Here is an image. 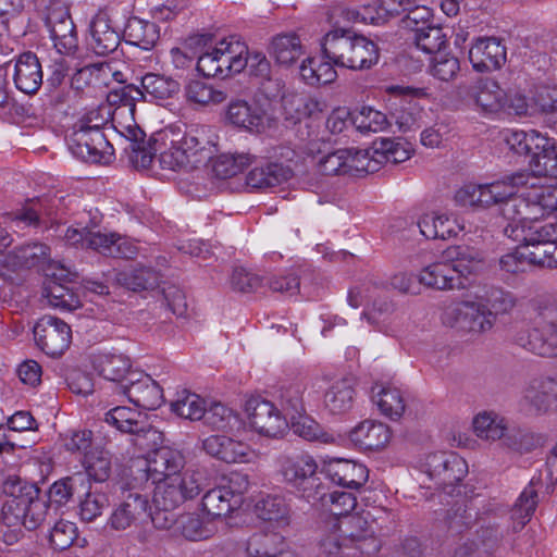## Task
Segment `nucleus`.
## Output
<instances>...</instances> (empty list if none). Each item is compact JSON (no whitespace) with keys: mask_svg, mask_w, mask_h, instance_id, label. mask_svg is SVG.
I'll return each mask as SVG.
<instances>
[{"mask_svg":"<svg viewBox=\"0 0 557 557\" xmlns=\"http://www.w3.org/2000/svg\"><path fill=\"white\" fill-rule=\"evenodd\" d=\"M149 509L147 494L136 486H121V494L109 518V525L116 531H124L136 525Z\"/></svg>","mask_w":557,"mask_h":557,"instance_id":"11","label":"nucleus"},{"mask_svg":"<svg viewBox=\"0 0 557 557\" xmlns=\"http://www.w3.org/2000/svg\"><path fill=\"white\" fill-rule=\"evenodd\" d=\"M388 425L375 420H364L349 433L350 441L360 448L376 450L385 447L391 441Z\"/></svg>","mask_w":557,"mask_h":557,"instance_id":"29","label":"nucleus"},{"mask_svg":"<svg viewBox=\"0 0 557 557\" xmlns=\"http://www.w3.org/2000/svg\"><path fill=\"white\" fill-rule=\"evenodd\" d=\"M290 176L289 169L277 163H268L255 166L246 177L248 187L263 189L274 187L287 181Z\"/></svg>","mask_w":557,"mask_h":557,"instance_id":"42","label":"nucleus"},{"mask_svg":"<svg viewBox=\"0 0 557 557\" xmlns=\"http://www.w3.org/2000/svg\"><path fill=\"white\" fill-rule=\"evenodd\" d=\"M219 136L213 127L193 125L159 156L161 168L168 170L197 169L210 161L218 151Z\"/></svg>","mask_w":557,"mask_h":557,"instance_id":"3","label":"nucleus"},{"mask_svg":"<svg viewBox=\"0 0 557 557\" xmlns=\"http://www.w3.org/2000/svg\"><path fill=\"white\" fill-rule=\"evenodd\" d=\"M442 322L462 332L481 334L493 327V317L479 299L456 301L443 310Z\"/></svg>","mask_w":557,"mask_h":557,"instance_id":"7","label":"nucleus"},{"mask_svg":"<svg viewBox=\"0 0 557 557\" xmlns=\"http://www.w3.org/2000/svg\"><path fill=\"white\" fill-rule=\"evenodd\" d=\"M1 490L2 494L9 498L4 505H15L16 507L27 499L36 497V493L39 491L36 484L29 483L16 474H8L2 481Z\"/></svg>","mask_w":557,"mask_h":557,"instance_id":"53","label":"nucleus"},{"mask_svg":"<svg viewBox=\"0 0 557 557\" xmlns=\"http://www.w3.org/2000/svg\"><path fill=\"white\" fill-rule=\"evenodd\" d=\"M420 233L429 239H446L456 236L461 227L446 213L430 212L418 221Z\"/></svg>","mask_w":557,"mask_h":557,"instance_id":"35","label":"nucleus"},{"mask_svg":"<svg viewBox=\"0 0 557 557\" xmlns=\"http://www.w3.org/2000/svg\"><path fill=\"white\" fill-rule=\"evenodd\" d=\"M108 148L110 144L100 127L87 125L83 121L75 125L69 138L71 152L86 162H100Z\"/></svg>","mask_w":557,"mask_h":557,"instance_id":"14","label":"nucleus"},{"mask_svg":"<svg viewBox=\"0 0 557 557\" xmlns=\"http://www.w3.org/2000/svg\"><path fill=\"white\" fill-rule=\"evenodd\" d=\"M177 530L188 541L208 540L218 531L212 519H205L197 513L182 515L177 520Z\"/></svg>","mask_w":557,"mask_h":557,"instance_id":"44","label":"nucleus"},{"mask_svg":"<svg viewBox=\"0 0 557 557\" xmlns=\"http://www.w3.org/2000/svg\"><path fill=\"white\" fill-rule=\"evenodd\" d=\"M323 506L330 505V512L337 517H348L349 512L357 506V498L352 493L334 491L332 493H322L319 496Z\"/></svg>","mask_w":557,"mask_h":557,"instance_id":"63","label":"nucleus"},{"mask_svg":"<svg viewBox=\"0 0 557 557\" xmlns=\"http://www.w3.org/2000/svg\"><path fill=\"white\" fill-rule=\"evenodd\" d=\"M324 55L334 64L351 70L368 69L379 59L376 46L346 29L327 33L322 42Z\"/></svg>","mask_w":557,"mask_h":557,"instance_id":"4","label":"nucleus"},{"mask_svg":"<svg viewBox=\"0 0 557 557\" xmlns=\"http://www.w3.org/2000/svg\"><path fill=\"white\" fill-rule=\"evenodd\" d=\"M104 421L123 433L135 434L138 437L160 438V433L150 426L141 417V413L125 406L111 408L104 414Z\"/></svg>","mask_w":557,"mask_h":557,"instance_id":"23","label":"nucleus"},{"mask_svg":"<svg viewBox=\"0 0 557 557\" xmlns=\"http://www.w3.org/2000/svg\"><path fill=\"white\" fill-rule=\"evenodd\" d=\"M119 395L145 410H156L164 403L163 389L150 375L141 372H133L127 377V383L121 385Z\"/></svg>","mask_w":557,"mask_h":557,"instance_id":"16","label":"nucleus"},{"mask_svg":"<svg viewBox=\"0 0 557 557\" xmlns=\"http://www.w3.org/2000/svg\"><path fill=\"white\" fill-rule=\"evenodd\" d=\"M351 123L362 134L383 132L389 125L386 114L371 107H362L352 115Z\"/></svg>","mask_w":557,"mask_h":557,"instance_id":"60","label":"nucleus"},{"mask_svg":"<svg viewBox=\"0 0 557 557\" xmlns=\"http://www.w3.org/2000/svg\"><path fill=\"white\" fill-rule=\"evenodd\" d=\"M11 507L12 512L17 516L23 527L27 530H36L46 520L50 504L40 496V490L36 493V497L27 499L21 506L7 505Z\"/></svg>","mask_w":557,"mask_h":557,"instance_id":"36","label":"nucleus"},{"mask_svg":"<svg viewBox=\"0 0 557 557\" xmlns=\"http://www.w3.org/2000/svg\"><path fill=\"white\" fill-rule=\"evenodd\" d=\"M180 91V83L171 77L156 73H147L141 77V87L128 85L110 94L111 98H120L124 106L133 107V101L145 99L160 101L172 98Z\"/></svg>","mask_w":557,"mask_h":557,"instance_id":"8","label":"nucleus"},{"mask_svg":"<svg viewBox=\"0 0 557 557\" xmlns=\"http://www.w3.org/2000/svg\"><path fill=\"white\" fill-rule=\"evenodd\" d=\"M270 54L277 64L290 66L304 54V47L296 34H280L272 39Z\"/></svg>","mask_w":557,"mask_h":557,"instance_id":"39","label":"nucleus"},{"mask_svg":"<svg viewBox=\"0 0 557 557\" xmlns=\"http://www.w3.org/2000/svg\"><path fill=\"white\" fill-rule=\"evenodd\" d=\"M120 41V34L111 25L107 13L99 12L90 23L88 47L98 55H107L116 50Z\"/></svg>","mask_w":557,"mask_h":557,"instance_id":"28","label":"nucleus"},{"mask_svg":"<svg viewBox=\"0 0 557 557\" xmlns=\"http://www.w3.org/2000/svg\"><path fill=\"white\" fill-rule=\"evenodd\" d=\"M323 471L335 484L352 490L363 486L369 478L366 466L342 458L325 462Z\"/></svg>","mask_w":557,"mask_h":557,"instance_id":"25","label":"nucleus"},{"mask_svg":"<svg viewBox=\"0 0 557 557\" xmlns=\"http://www.w3.org/2000/svg\"><path fill=\"white\" fill-rule=\"evenodd\" d=\"M420 284L438 290L459 289L466 286L460 274L454 270V264L445 256V260L433 262L423 268L419 275Z\"/></svg>","mask_w":557,"mask_h":557,"instance_id":"26","label":"nucleus"},{"mask_svg":"<svg viewBox=\"0 0 557 557\" xmlns=\"http://www.w3.org/2000/svg\"><path fill=\"white\" fill-rule=\"evenodd\" d=\"M53 46L60 54H73L78 48V38L73 20H66L61 25L48 29Z\"/></svg>","mask_w":557,"mask_h":557,"instance_id":"59","label":"nucleus"},{"mask_svg":"<svg viewBox=\"0 0 557 557\" xmlns=\"http://www.w3.org/2000/svg\"><path fill=\"white\" fill-rule=\"evenodd\" d=\"M446 257L454 264L456 273L465 280L472 274H476L484 267L485 258L482 251L469 246H454L446 250Z\"/></svg>","mask_w":557,"mask_h":557,"instance_id":"33","label":"nucleus"},{"mask_svg":"<svg viewBox=\"0 0 557 557\" xmlns=\"http://www.w3.org/2000/svg\"><path fill=\"white\" fill-rule=\"evenodd\" d=\"M0 263L11 270L32 269L47 264L45 271L48 272L59 262L50 259V248L46 244L32 242L15 247L1 259Z\"/></svg>","mask_w":557,"mask_h":557,"instance_id":"18","label":"nucleus"},{"mask_svg":"<svg viewBox=\"0 0 557 557\" xmlns=\"http://www.w3.org/2000/svg\"><path fill=\"white\" fill-rule=\"evenodd\" d=\"M89 480L83 473H76L54 482L49 488V504L65 505L78 490H85Z\"/></svg>","mask_w":557,"mask_h":557,"instance_id":"55","label":"nucleus"},{"mask_svg":"<svg viewBox=\"0 0 557 557\" xmlns=\"http://www.w3.org/2000/svg\"><path fill=\"white\" fill-rule=\"evenodd\" d=\"M475 435L485 441L502 440L510 449L521 450L528 433L519 426H509L506 419L493 411H483L473 419Z\"/></svg>","mask_w":557,"mask_h":557,"instance_id":"9","label":"nucleus"},{"mask_svg":"<svg viewBox=\"0 0 557 557\" xmlns=\"http://www.w3.org/2000/svg\"><path fill=\"white\" fill-rule=\"evenodd\" d=\"M446 44V36L441 27L426 26L416 28V45L425 53H441Z\"/></svg>","mask_w":557,"mask_h":557,"instance_id":"64","label":"nucleus"},{"mask_svg":"<svg viewBox=\"0 0 557 557\" xmlns=\"http://www.w3.org/2000/svg\"><path fill=\"white\" fill-rule=\"evenodd\" d=\"M503 138L507 147L519 156L529 154L532 149L535 151L540 143L543 141V134L536 129L519 131L507 129L503 134Z\"/></svg>","mask_w":557,"mask_h":557,"instance_id":"57","label":"nucleus"},{"mask_svg":"<svg viewBox=\"0 0 557 557\" xmlns=\"http://www.w3.org/2000/svg\"><path fill=\"white\" fill-rule=\"evenodd\" d=\"M127 41L141 49H151L160 38V29L153 22L131 17L125 26Z\"/></svg>","mask_w":557,"mask_h":557,"instance_id":"41","label":"nucleus"},{"mask_svg":"<svg viewBox=\"0 0 557 557\" xmlns=\"http://www.w3.org/2000/svg\"><path fill=\"white\" fill-rule=\"evenodd\" d=\"M536 187L535 177L528 172H517L504 180L490 184H468L457 190L456 201L463 207L499 206L503 216L510 222L533 221L525 213L524 207L518 205L522 200L527 207L534 206L532 193Z\"/></svg>","mask_w":557,"mask_h":557,"instance_id":"1","label":"nucleus"},{"mask_svg":"<svg viewBox=\"0 0 557 557\" xmlns=\"http://www.w3.org/2000/svg\"><path fill=\"white\" fill-rule=\"evenodd\" d=\"M202 449L211 457L227 463L248 462L253 451L242 441L225 435H210L202 441Z\"/></svg>","mask_w":557,"mask_h":557,"instance_id":"21","label":"nucleus"},{"mask_svg":"<svg viewBox=\"0 0 557 557\" xmlns=\"http://www.w3.org/2000/svg\"><path fill=\"white\" fill-rule=\"evenodd\" d=\"M185 97L188 102L200 106H215L227 99V91L223 88L214 87L202 81H190L185 87Z\"/></svg>","mask_w":557,"mask_h":557,"instance_id":"45","label":"nucleus"},{"mask_svg":"<svg viewBox=\"0 0 557 557\" xmlns=\"http://www.w3.org/2000/svg\"><path fill=\"white\" fill-rule=\"evenodd\" d=\"M418 470L435 488H445L459 483L468 473V466L460 456L448 451H431L417 461Z\"/></svg>","mask_w":557,"mask_h":557,"instance_id":"6","label":"nucleus"},{"mask_svg":"<svg viewBox=\"0 0 557 557\" xmlns=\"http://www.w3.org/2000/svg\"><path fill=\"white\" fill-rule=\"evenodd\" d=\"M529 165L535 184L540 177H557V140L543 135V141L531 156Z\"/></svg>","mask_w":557,"mask_h":557,"instance_id":"31","label":"nucleus"},{"mask_svg":"<svg viewBox=\"0 0 557 557\" xmlns=\"http://www.w3.org/2000/svg\"><path fill=\"white\" fill-rule=\"evenodd\" d=\"M522 345L543 357L557 356V307L545 306L534 318V326Z\"/></svg>","mask_w":557,"mask_h":557,"instance_id":"10","label":"nucleus"},{"mask_svg":"<svg viewBox=\"0 0 557 557\" xmlns=\"http://www.w3.org/2000/svg\"><path fill=\"white\" fill-rule=\"evenodd\" d=\"M532 198L535 199L534 206L527 207L522 200L518 205L524 207L525 213L533 216V221L543 219L557 212V187L537 185L532 193Z\"/></svg>","mask_w":557,"mask_h":557,"instance_id":"50","label":"nucleus"},{"mask_svg":"<svg viewBox=\"0 0 557 557\" xmlns=\"http://www.w3.org/2000/svg\"><path fill=\"white\" fill-rule=\"evenodd\" d=\"M372 400L380 412L391 419L400 418L406 409L404 393L394 386H373Z\"/></svg>","mask_w":557,"mask_h":557,"instance_id":"37","label":"nucleus"},{"mask_svg":"<svg viewBox=\"0 0 557 557\" xmlns=\"http://www.w3.org/2000/svg\"><path fill=\"white\" fill-rule=\"evenodd\" d=\"M472 97L483 111L493 113L504 108L506 92L497 82L486 79L473 88Z\"/></svg>","mask_w":557,"mask_h":557,"instance_id":"48","label":"nucleus"},{"mask_svg":"<svg viewBox=\"0 0 557 557\" xmlns=\"http://www.w3.org/2000/svg\"><path fill=\"white\" fill-rule=\"evenodd\" d=\"M332 63L331 60L322 61L317 58H308L300 65V76L306 84L311 86L331 84L337 77Z\"/></svg>","mask_w":557,"mask_h":557,"instance_id":"49","label":"nucleus"},{"mask_svg":"<svg viewBox=\"0 0 557 557\" xmlns=\"http://www.w3.org/2000/svg\"><path fill=\"white\" fill-rule=\"evenodd\" d=\"M249 74L258 79L261 92L268 98H276L281 95L284 87L283 82L273 78L271 74V64L262 53H247V63Z\"/></svg>","mask_w":557,"mask_h":557,"instance_id":"32","label":"nucleus"},{"mask_svg":"<svg viewBox=\"0 0 557 557\" xmlns=\"http://www.w3.org/2000/svg\"><path fill=\"white\" fill-rule=\"evenodd\" d=\"M469 60L476 72L495 71L506 62V48L497 38H479L469 50Z\"/></svg>","mask_w":557,"mask_h":557,"instance_id":"22","label":"nucleus"},{"mask_svg":"<svg viewBox=\"0 0 557 557\" xmlns=\"http://www.w3.org/2000/svg\"><path fill=\"white\" fill-rule=\"evenodd\" d=\"M171 410L181 418L198 421L206 413V401L199 395L183 389L171 403Z\"/></svg>","mask_w":557,"mask_h":557,"instance_id":"54","label":"nucleus"},{"mask_svg":"<svg viewBox=\"0 0 557 557\" xmlns=\"http://www.w3.org/2000/svg\"><path fill=\"white\" fill-rule=\"evenodd\" d=\"M246 410L250 428L261 436L278 438L288 430L287 417L269 400L251 398Z\"/></svg>","mask_w":557,"mask_h":557,"instance_id":"12","label":"nucleus"},{"mask_svg":"<svg viewBox=\"0 0 557 557\" xmlns=\"http://www.w3.org/2000/svg\"><path fill=\"white\" fill-rule=\"evenodd\" d=\"M96 369L99 374L113 383L112 389L121 393V385L127 383V377L134 371H131V361L124 355H103L96 362Z\"/></svg>","mask_w":557,"mask_h":557,"instance_id":"34","label":"nucleus"},{"mask_svg":"<svg viewBox=\"0 0 557 557\" xmlns=\"http://www.w3.org/2000/svg\"><path fill=\"white\" fill-rule=\"evenodd\" d=\"M285 549V539L277 532H256L246 542L249 557H277Z\"/></svg>","mask_w":557,"mask_h":557,"instance_id":"38","label":"nucleus"},{"mask_svg":"<svg viewBox=\"0 0 557 557\" xmlns=\"http://www.w3.org/2000/svg\"><path fill=\"white\" fill-rule=\"evenodd\" d=\"M355 388L348 379L333 383L324 395V407L333 414L348 411L355 400Z\"/></svg>","mask_w":557,"mask_h":557,"instance_id":"43","label":"nucleus"},{"mask_svg":"<svg viewBox=\"0 0 557 557\" xmlns=\"http://www.w3.org/2000/svg\"><path fill=\"white\" fill-rule=\"evenodd\" d=\"M336 528L349 546L358 545L372 539L374 530L368 519L360 515H351L338 520Z\"/></svg>","mask_w":557,"mask_h":557,"instance_id":"47","label":"nucleus"},{"mask_svg":"<svg viewBox=\"0 0 557 557\" xmlns=\"http://www.w3.org/2000/svg\"><path fill=\"white\" fill-rule=\"evenodd\" d=\"M13 78L16 88L25 94H35L40 88L42 69L35 53L24 52L18 57L14 66Z\"/></svg>","mask_w":557,"mask_h":557,"instance_id":"30","label":"nucleus"},{"mask_svg":"<svg viewBox=\"0 0 557 557\" xmlns=\"http://www.w3.org/2000/svg\"><path fill=\"white\" fill-rule=\"evenodd\" d=\"M258 516L265 521H274L278 525H288L290 508L281 495H265L256 505Z\"/></svg>","mask_w":557,"mask_h":557,"instance_id":"51","label":"nucleus"},{"mask_svg":"<svg viewBox=\"0 0 557 557\" xmlns=\"http://www.w3.org/2000/svg\"><path fill=\"white\" fill-rule=\"evenodd\" d=\"M33 332L37 346L51 357L63 355L72 341L70 325L54 315L41 317L36 322Z\"/></svg>","mask_w":557,"mask_h":557,"instance_id":"13","label":"nucleus"},{"mask_svg":"<svg viewBox=\"0 0 557 557\" xmlns=\"http://www.w3.org/2000/svg\"><path fill=\"white\" fill-rule=\"evenodd\" d=\"M278 472L285 483L302 488L306 482L314 481L318 463L308 454L283 455L277 459Z\"/></svg>","mask_w":557,"mask_h":557,"instance_id":"20","label":"nucleus"},{"mask_svg":"<svg viewBox=\"0 0 557 557\" xmlns=\"http://www.w3.org/2000/svg\"><path fill=\"white\" fill-rule=\"evenodd\" d=\"M232 492L222 486L209 490L202 497V508L208 516L222 518L228 516L238 508L237 499L233 498Z\"/></svg>","mask_w":557,"mask_h":557,"instance_id":"46","label":"nucleus"},{"mask_svg":"<svg viewBox=\"0 0 557 557\" xmlns=\"http://www.w3.org/2000/svg\"><path fill=\"white\" fill-rule=\"evenodd\" d=\"M521 408L535 416L557 409V381L550 376L532 379L522 389Z\"/></svg>","mask_w":557,"mask_h":557,"instance_id":"15","label":"nucleus"},{"mask_svg":"<svg viewBox=\"0 0 557 557\" xmlns=\"http://www.w3.org/2000/svg\"><path fill=\"white\" fill-rule=\"evenodd\" d=\"M535 221L511 222L504 232L513 240H520V232L525 246H540L557 240V223H536Z\"/></svg>","mask_w":557,"mask_h":557,"instance_id":"27","label":"nucleus"},{"mask_svg":"<svg viewBox=\"0 0 557 557\" xmlns=\"http://www.w3.org/2000/svg\"><path fill=\"white\" fill-rule=\"evenodd\" d=\"M534 247L520 245L513 251L504 255L499 260L502 270L517 274L525 272L535 265V259L533 258Z\"/></svg>","mask_w":557,"mask_h":557,"instance_id":"61","label":"nucleus"},{"mask_svg":"<svg viewBox=\"0 0 557 557\" xmlns=\"http://www.w3.org/2000/svg\"><path fill=\"white\" fill-rule=\"evenodd\" d=\"M255 157L247 152L222 153L212 163V172L218 178L226 180L242 173L251 165Z\"/></svg>","mask_w":557,"mask_h":557,"instance_id":"52","label":"nucleus"},{"mask_svg":"<svg viewBox=\"0 0 557 557\" xmlns=\"http://www.w3.org/2000/svg\"><path fill=\"white\" fill-rule=\"evenodd\" d=\"M116 283L127 289L137 292L158 286L160 275L151 268H127L114 273Z\"/></svg>","mask_w":557,"mask_h":557,"instance_id":"40","label":"nucleus"},{"mask_svg":"<svg viewBox=\"0 0 557 557\" xmlns=\"http://www.w3.org/2000/svg\"><path fill=\"white\" fill-rule=\"evenodd\" d=\"M227 121L250 133H264L275 126V117L257 104L244 100L232 101L226 111Z\"/></svg>","mask_w":557,"mask_h":557,"instance_id":"17","label":"nucleus"},{"mask_svg":"<svg viewBox=\"0 0 557 557\" xmlns=\"http://www.w3.org/2000/svg\"><path fill=\"white\" fill-rule=\"evenodd\" d=\"M205 423L213 429L222 431H234L240 426L239 416L223 404H212L203 416Z\"/></svg>","mask_w":557,"mask_h":557,"instance_id":"58","label":"nucleus"},{"mask_svg":"<svg viewBox=\"0 0 557 557\" xmlns=\"http://www.w3.org/2000/svg\"><path fill=\"white\" fill-rule=\"evenodd\" d=\"M186 48L197 53V71L206 77L225 78L240 73L247 63V46L236 36L213 44L209 34H197L186 39Z\"/></svg>","mask_w":557,"mask_h":557,"instance_id":"2","label":"nucleus"},{"mask_svg":"<svg viewBox=\"0 0 557 557\" xmlns=\"http://www.w3.org/2000/svg\"><path fill=\"white\" fill-rule=\"evenodd\" d=\"M206 479L198 470L186 469L156 484L153 504L158 508L175 509L195 498L205 487Z\"/></svg>","mask_w":557,"mask_h":557,"instance_id":"5","label":"nucleus"},{"mask_svg":"<svg viewBox=\"0 0 557 557\" xmlns=\"http://www.w3.org/2000/svg\"><path fill=\"white\" fill-rule=\"evenodd\" d=\"M145 469L141 476L150 478L158 483L169 476L184 471L185 457L183 454L170 446H161L153 449L145 461Z\"/></svg>","mask_w":557,"mask_h":557,"instance_id":"19","label":"nucleus"},{"mask_svg":"<svg viewBox=\"0 0 557 557\" xmlns=\"http://www.w3.org/2000/svg\"><path fill=\"white\" fill-rule=\"evenodd\" d=\"M46 274L53 277V280H50L45 287V296L52 307L67 310H73L79 307V300L73 290L63 283L58 282H66L70 280V276L75 275L69 268L58 263Z\"/></svg>","mask_w":557,"mask_h":557,"instance_id":"24","label":"nucleus"},{"mask_svg":"<svg viewBox=\"0 0 557 557\" xmlns=\"http://www.w3.org/2000/svg\"><path fill=\"white\" fill-rule=\"evenodd\" d=\"M478 299L483 305L484 311L492 314L493 324L497 314L507 313L515 307V299L511 294L498 288L487 290L484 296Z\"/></svg>","mask_w":557,"mask_h":557,"instance_id":"62","label":"nucleus"},{"mask_svg":"<svg viewBox=\"0 0 557 557\" xmlns=\"http://www.w3.org/2000/svg\"><path fill=\"white\" fill-rule=\"evenodd\" d=\"M87 475L96 482H106L112 471L111 454L102 448H94L83 458Z\"/></svg>","mask_w":557,"mask_h":557,"instance_id":"56","label":"nucleus"}]
</instances>
